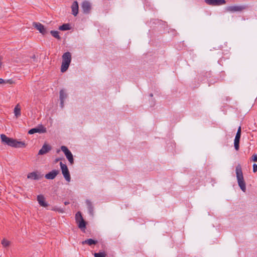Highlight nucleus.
<instances>
[{
    "mask_svg": "<svg viewBox=\"0 0 257 257\" xmlns=\"http://www.w3.org/2000/svg\"><path fill=\"white\" fill-rule=\"evenodd\" d=\"M97 242H98L97 240H94L91 238H89V239H86V240L82 241L81 243L82 244H87L90 246H91L92 245L96 244L97 243Z\"/></svg>",
    "mask_w": 257,
    "mask_h": 257,
    "instance_id": "18",
    "label": "nucleus"
},
{
    "mask_svg": "<svg viewBox=\"0 0 257 257\" xmlns=\"http://www.w3.org/2000/svg\"><path fill=\"white\" fill-rule=\"evenodd\" d=\"M62 62L61 66V71L65 72L68 69L71 61V54L69 52H65L62 56Z\"/></svg>",
    "mask_w": 257,
    "mask_h": 257,
    "instance_id": "3",
    "label": "nucleus"
},
{
    "mask_svg": "<svg viewBox=\"0 0 257 257\" xmlns=\"http://www.w3.org/2000/svg\"><path fill=\"white\" fill-rule=\"evenodd\" d=\"M61 160V159H60V158H57V159H56L55 160V162H58V161H59V160Z\"/></svg>",
    "mask_w": 257,
    "mask_h": 257,
    "instance_id": "35",
    "label": "nucleus"
},
{
    "mask_svg": "<svg viewBox=\"0 0 257 257\" xmlns=\"http://www.w3.org/2000/svg\"><path fill=\"white\" fill-rule=\"evenodd\" d=\"M46 128L44 127L42 125H40L37 127L33 128L30 130L28 132V134L30 135L34 134L35 133H44L46 132Z\"/></svg>",
    "mask_w": 257,
    "mask_h": 257,
    "instance_id": "10",
    "label": "nucleus"
},
{
    "mask_svg": "<svg viewBox=\"0 0 257 257\" xmlns=\"http://www.w3.org/2000/svg\"><path fill=\"white\" fill-rule=\"evenodd\" d=\"M235 171L238 186L241 190L245 192L246 191V185L243 179L241 167L239 164L237 165L236 167Z\"/></svg>",
    "mask_w": 257,
    "mask_h": 257,
    "instance_id": "2",
    "label": "nucleus"
},
{
    "mask_svg": "<svg viewBox=\"0 0 257 257\" xmlns=\"http://www.w3.org/2000/svg\"><path fill=\"white\" fill-rule=\"evenodd\" d=\"M6 81L2 78H0V84L5 83Z\"/></svg>",
    "mask_w": 257,
    "mask_h": 257,
    "instance_id": "32",
    "label": "nucleus"
},
{
    "mask_svg": "<svg viewBox=\"0 0 257 257\" xmlns=\"http://www.w3.org/2000/svg\"><path fill=\"white\" fill-rule=\"evenodd\" d=\"M69 204V202H68V201H65V202H64V204H65V205H68V204Z\"/></svg>",
    "mask_w": 257,
    "mask_h": 257,
    "instance_id": "34",
    "label": "nucleus"
},
{
    "mask_svg": "<svg viewBox=\"0 0 257 257\" xmlns=\"http://www.w3.org/2000/svg\"><path fill=\"white\" fill-rule=\"evenodd\" d=\"M14 113L17 118L19 117L21 115V106L19 103L16 105L14 108Z\"/></svg>",
    "mask_w": 257,
    "mask_h": 257,
    "instance_id": "19",
    "label": "nucleus"
},
{
    "mask_svg": "<svg viewBox=\"0 0 257 257\" xmlns=\"http://www.w3.org/2000/svg\"><path fill=\"white\" fill-rule=\"evenodd\" d=\"M50 34L52 35V36L53 37H54V38H55L57 40H61V38L59 36V32L58 31L52 30V31H50Z\"/></svg>",
    "mask_w": 257,
    "mask_h": 257,
    "instance_id": "21",
    "label": "nucleus"
},
{
    "mask_svg": "<svg viewBox=\"0 0 257 257\" xmlns=\"http://www.w3.org/2000/svg\"><path fill=\"white\" fill-rule=\"evenodd\" d=\"M82 8L84 13L88 14L91 9V4L87 1L83 2L82 4Z\"/></svg>",
    "mask_w": 257,
    "mask_h": 257,
    "instance_id": "13",
    "label": "nucleus"
},
{
    "mask_svg": "<svg viewBox=\"0 0 257 257\" xmlns=\"http://www.w3.org/2000/svg\"><path fill=\"white\" fill-rule=\"evenodd\" d=\"M3 60V57L0 56V69L2 68V60Z\"/></svg>",
    "mask_w": 257,
    "mask_h": 257,
    "instance_id": "33",
    "label": "nucleus"
},
{
    "mask_svg": "<svg viewBox=\"0 0 257 257\" xmlns=\"http://www.w3.org/2000/svg\"><path fill=\"white\" fill-rule=\"evenodd\" d=\"M37 201L41 206L46 207L48 206V204L45 202V198L42 195H39L37 196Z\"/></svg>",
    "mask_w": 257,
    "mask_h": 257,
    "instance_id": "16",
    "label": "nucleus"
},
{
    "mask_svg": "<svg viewBox=\"0 0 257 257\" xmlns=\"http://www.w3.org/2000/svg\"><path fill=\"white\" fill-rule=\"evenodd\" d=\"M251 160L254 162H257V155L253 154L251 157Z\"/></svg>",
    "mask_w": 257,
    "mask_h": 257,
    "instance_id": "27",
    "label": "nucleus"
},
{
    "mask_svg": "<svg viewBox=\"0 0 257 257\" xmlns=\"http://www.w3.org/2000/svg\"><path fill=\"white\" fill-rule=\"evenodd\" d=\"M239 141L240 139H234V146L236 151H238L239 149Z\"/></svg>",
    "mask_w": 257,
    "mask_h": 257,
    "instance_id": "24",
    "label": "nucleus"
},
{
    "mask_svg": "<svg viewBox=\"0 0 257 257\" xmlns=\"http://www.w3.org/2000/svg\"><path fill=\"white\" fill-rule=\"evenodd\" d=\"M205 2L210 6H218L226 4L225 0H205Z\"/></svg>",
    "mask_w": 257,
    "mask_h": 257,
    "instance_id": "9",
    "label": "nucleus"
},
{
    "mask_svg": "<svg viewBox=\"0 0 257 257\" xmlns=\"http://www.w3.org/2000/svg\"><path fill=\"white\" fill-rule=\"evenodd\" d=\"M33 26L43 35L48 33V31H47L46 29L42 24L40 23L34 22L33 23Z\"/></svg>",
    "mask_w": 257,
    "mask_h": 257,
    "instance_id": "8",
    "label": "nucleus"
},
{
    "mask_svg": "<svg viewBox=\"0 0 257 257\" xmlns=\"http://www.w3.org/2000/svg\"><path fill=\"white\" fill-rule=\"evenodd\" d=\"M2 244L5 247H9L11 244V242L5 238H4L2 241Z\"/></svg>",
    "mask_w": 257,
    "mask_h": 257,
    "instance_id": "23",
    "label": "nucleus"
},
{
    "mask_svg": "<svg viewBox=\"0 0 257 257\" xmlns=\"http://www.w3.org/2000/svg\"><path fill=\"white\" fill-rule=\"evenodd\" d=\"M42 177V175H41L37 172H33L32 173H30L27 175V178L28 179L38 180L40 179Z\"/></svg>",
    "mask_w": 257,
    "mask_h": 257,
    "instance_id": "15",
    "label": "nucleus"
},
{
    "mask_svg": "<svg viewBox=\"0 0 257 257\" xmlns=\"http://www.w3.org/2000/svg\"><path fill=\"white\" fill-rule=\"evenodd\" d=\"M75 220L78 228L82 231H85L86 226V222L83 219L82 214L80 211L75 214Z\"/></svg>",
    "mask_w": 257,
    "mask_h": 257,
    "instance_id": "4",
    "label": "nucleus"
},
{
    "mask_svg": "<svg viewBox=\"0 0 257 257\" xmlns=\"http://www.w3.org/2000/svg\"><path fill=\"white\" fill-rule=\"evenodd\" d=\"M52 210H53V211H58V212L61 213L64 212V209L61 208H59V207H57L56 206L53 207L52 208Z\"/></svg>",
    "mask_w": 257,
    "mask_h": 257,
    "instance_id": "26",
    "label": "nucleus"
},
{
    "mask_svg": "<svg viewBox=\"0 0 257 257\" xmlns=\"http://www.w3.org/2000/svg\"><path fill=\"white\" fill-rule=\"evenodd\" d=\"M246 7L244 5L230 6L225 8V11L227 12H239L243 11Z\"/></svg>",
    "mask_w": 257,
    "mask_h": 257,
    "instance_id": "5",
    "label": "nucleus"
},
{
    "mask_svg": "<svg viewBox=\"0 0 257 257\" xmlns=\"http://www.w3.org/2000/svg\"><path fill=\"white\" fill-rule=\"evenodd\" d=\"M60 165L64 177L65 178L66 181L69 182L70 181L71 177L67 166H66V164H64L62 162H60Z\"/></svg>",
    "mask_w": 257,
    "mask_h": 257,
    "instance_id": "6",
    "label": "nucleus"
},
{
    "mask_svg": "<svg viewBox=\"0 0 257 257\" xmlns=\"http://www.w3.org/2000/svg\"><path fill=\"white\" fill-rule=\"evenodd\" d=\"M86 203L90 214H92L93 212V207L92 203L88 200H86Z\"/></svg>",
    "mask_w": 257,
    "mask_h": 257,
    "instance_id": "20",
    "label": "nucleus"
},
{
    "mask_svg": "<svg viewBox=\"0 0 257 257\" xmlns=\"http://www.w3.org/2000/svg\"><path fill=\"white\" fill-rule=\"evenodd\" d=\"M61 149L62 151L64 152L68 161L71 165H72L74 163V159L73 156L71 152L68 150V149L66 146H61Z\"/></svg>",
    "mask_w": 257,
    "mask_h": 257,
    "instance_id": "7",
    "label": "nucleus"
},
{
    "mask_svg": "<svg viewBox=\"0 0 257 257\" xmlns=\"http://www.w3.org/2000/svg\"><path fill=\"white\" fill-rule=\"evenodd\" d=\"M240 137H241V135L236 134L235 137V139H240Z\"/></svg>",
    "mask_w": 257,
    "mask_h": 257,
    "instance_id": "31",
    "label": "nucleus"
},
{
    "mask_svg": "<svg viewBox=\"0 0 257 257\" xmlns=\"http://www.w3.org/2000/svg\"><path fill=\"white\" fill-rule=\"evenodd\" d=\"M67 94L65 90L64 89H61L60 91V106L61 108H63L64 105V100L67 98Z\"/></svg>",
    "mask_w": 257,
    "mask_h": 257,
    "instance_id": "12",
    "label": "nucleus"
},
{
    "mask_svg": "<svg viewBox=\"0 0 257 257\" xmlns=\"http://www.w3.org/2000/svg\"><path fill=\"white\" fill-rule=\"evenodd\" d=\"M70 26L69 24H64L59 27V29L61 31H66L70 29Z\"/></svg>",
    "mask_w": 257,
    "mask_h": 257,
    "instance_id": "22",
    "label": "nucleus"
},
{
    "mask_svg": "<svg viewBox=\"0 0 257 257\" xmlns=\"http://www.w3.org/2000/svg\"><path fill=\"white\" fill-rule=\"evenodd\" d=\"M2 143L14 148H25L26 144L24 142L18 141L13 138L8 137L5 134L1 135Z\"/></svg>",
    "mask_w": 257,
    "mask_h": 257,
    "instance_id": "1",
    "label": "nucleus"
},
{
    "mask_svg": "<svg viewBox=\"0 0 257 257\" xmlns=\"http://www.w3.org/2000/svg\"><path fill=\"white\" fill-rule=\"evenodd\" d=\"M59 173V170H53L52 171L46 174L45 177L47 179L52 180L54 179Z\"/></svg>",
    "mask_w": 257,
    "mask_h": 257,
    "instance_id": "14",
    "label": "nucleus"
},
{
    "mask_svg": "<svg viewBox=\"0 0 257 257\" xmlns=\"http://www.w3.org/2000/svg\"><path fill=\"white\" fill-rule=\"evenodd\" d=\"M257 171V165L255 164H254L253 165V172L254 173L256 172Z\"/></svg>",
    "mask_w": 257,
    "mask_h": 257,
    "instance_id": "29",
    "label": "nucleus"
},
{
    "mask_svg": "<svg viewBox=\"0 0 257 257\" xmlns=\"http://www.w3.org/2000/svg\"><path fill=\"white\" fill-rule=\"evenodd\" d=\"M72 14L76 16L78 13V4L76 1L73 3L71 6Z\"/></svg>",
    "mask_w": 257,
    "mask_h": 257,
    "instance_id": "17",
    "label": "nucleus"
},
{
    "mask_svg": "<svg viewBox=\"0 0 257 257\" xmlns=\"http://www.w3.org/2000/svg\"><path fill=\"white\" fill-rule=\"evenodd\" d=\"M150 96H151V97H152V96H153V94H152V93H151V94H150Z\"/></svg>",
    "mask_w": 257,
    "mask_h": 257,
    "instance_id": "36",
    "label": "nucleus"
},
{
    "mask_svg": "<svg viewBox=\"0 0 257 257\" xmlns=\"http://www.w3.org/2000/svg\"><path fill=\"white\" fill-rule=\"evenodd\" d=\"M5 81H6L5 83H9L10 84H12L15 83L14 81L12 79H8V80H7Z\"/></svg>",
    "mask_w": 257,
    "mask_h": 257,
    "instance_id": "28",
    "label": "nucleus"
},
{
    "mask_svg": "<svg viewBox=\"0 0 257 257\" xmlns=\"http://www.w3.org/2000/svg\"><path fill=\"white\" fill-rule=\"evenodd\" d=\"M94 257H106V254L104 252H99L94 254Z\"/></svg>",
    "mask_w": 257,
    "mask_h": 257,
    "instance_id": "25",
    "label": "nucleus"
},
{
    "mask_svg": "<svg viewBox=\"0 0 257 257\" xmlns=\"http://www.w3.org/2000/svg\"><path fill=\"white\" fill-rule=\"evenodd\" d=\"M51 149L52 147L50 145L46 143H45L42 146V148L39 150L38 152V155H43L46 154L47 153H48L50 151H51Z\"/></svg>",
    "mask_w": 257,
    "mask_h": 257,
    "instance_id": "11",
    "label": "nucleus"
},
{
    "mask_svg": "<svg viewBox=\"0 0 257 257\" xmlns=\"http://www.w3.org/2000/svg\"><path fill=\"white\" fill-rule=\"evenodd\" d=\"M241 126H239V127L238 128L237 132L236 134L241 135Z\"/></svg>",
    "mask_w": 257,
    "mask_h": 257,
    "instance_id": "30",
    "label": "nucleus"
}]
</instances>
